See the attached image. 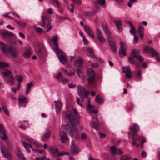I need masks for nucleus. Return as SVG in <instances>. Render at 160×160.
Wrapping results in <instances>:
<instances>
[{
  "instance_id": "obj_1",
  "label": "nucleus",
  "mask_w": 160,
  "mask_h": 160,
  "mask_svg": "<svg viewBox=\"0 0 160 160\" xmlns=\"http://www.w3.org/2000/svg\"><path fill=\"white\" fill-rule=\"evenodd\" d=\"M67 118L69 120L72 127L69 131V135L73 138L74 134H77L78 129L76 126L79 125L80 121V118L76 110L73 108L70 114L67 115Z\"/></svg>"
},
{
  "instance_id": "obj_2",
  "label": "nucleus",
  "mask_w": 160,
  "mask_h": 160,
  "mask_svg": "<svg viewBox=\"0 0 160 160\" xmlns=\"http://www.w3.org/2000/svg\"><path fill=\"white\" fill-rule=\"evenodd\" d=\"M57 40L58 36L57 35H56L53 36L52 39V42L57 48H54V50L55 51L57 56L60 62L63 64L65 65L67 63V59L65 53L59 48Z\"/></svg>"
},
{
  "instance_id": "obj_3",
  "label": "nucleus",
  "mask_w": 160,
  "mask_h": 160,
  "mask_svg": "<svg viewBox=\"0 0 160 160\" xmlns=\"http://www.w3.org/2000/svg\"><path fill=\"white\" fill-rule=\"evenodd\" d=\"M0 48L2 51L5 54L9 53L14 58L17 57L18 54V51L15 48L12 46H8L4 43L0 42Z\"/></svg>"
},
{
  "instance_id": "obj_4",
  "label": "nucleus",
  "mask_w": 160,
  "mask_h": 160,
  "mask_svg": "<svg viewBox=\"0 0 160 160\" xmlns=\"http://www.w3.org/2000/svg\"><path fill=\"white\" fill-rule=\"evenodd\" d=\"M2 77L6 82L8 84H14V78L11 72L8 69H5L2 73Z\"/></svg>"
},
{
  "instance_id": "obj_5",
  "label": "nucleus",
  "mask_w": 160,
  "mask_h": 160,
  "mask_svg": "<svg viewBox=\"0 0 160 160\" xmlns=\"http://www.w3.org/2000/svg\"><path fill=\"white\" fill-rule=\"evenodd\" d=\"M42 22L41 25L43 28L47 29L45 32H48L50 30L52 29V26L50 24V22L48 18L46 16H42Z\"/></svg>"
},
{
  "instance_id": "obj_6",
  "label": "nucleus",
  "mask_w": 160,
  "mask_h": 160,
  "mask_svg": "<svg viewBox=\"0 0 160 160\" xmlns=\"http://www.w3.org/2000/svg\"><path fill=\"white\" fill-rule=\"evenodd\" d=\"M132 144L133 146H136L138 147L140 145L138 144V142H140L142 138V136H137V134L135 133H133L132 136Z\"/></svg>"
},
{
  "instance_id": "obj_7",
  "label": "nucleus",
  "mask_w": 160,
  "mask_h": 160,
  "mask_svg": "<svg viewBox=\"0 0 160 160\" xmlns=\"http://www.w3.org/2000/svg\"><path fill=\"white\" fill-rule=\"evenodd\" d=\"M127 48L125 43L121 42L120 43L119 54L121 57H123L126 55Z\"/></svg>"
},
{
  "instance_id": "obj_8",
  "label": "nucleus",
  "mask_w": 160,
  "mask_h": 160,
  "mask_svg": "<svg viewBox=\"0 0 160 160\" xmlns=\"http://www.w3.org/2000/svg\"><path fill=\"white\" fill-rule=\"evenodd\" d=\"M87 73L89 76L88 79V82L89 84L93 83L95 78V73L94 71L91 68H89L88 70Z\"/></svg>"
},
{
  "instance_id": "obj_9",
  "label": "nucleus",
  "mask_w": 160,
  "mask_h": 160,
  "mask_svg": "<svg viewBox=\"0 0 160 160\" xmlns=\"http://www.w3.org/2000/svg\"><path fill=\"white\" fill-rule=\"evenodd\" d=\"M21 142L22 145L26 151L28 152H30V150L27 147H28L32 149V150L35 152H38L40 153V151L37 150V149H34L32 148V145L30 144H28L26 143L25 141L23 140H21Z\"/></svg>"
},
{
  "instance_id": "obj_10",
  "label": "nucleus",
  "mask_w": 160,
  "mask_h": 160,
  "mask_svg": "<svg viewBox=\"0 0 160 160\" xmlns=\"http://www.w3.org/2000/svg\"><path fill=\"white\" fill-rule=\"evenodd\" d=\"M0 136L2 139L4 141H7L8 138L6 130L1 124H0Z\"/></svg>"
},
{
  "instance_id": "obj_11",
  "label": "nucleus",
  "mask_w": 160,
  "mask_h": 160,
  "mask_svg": "<svg viewBox=\"0 0 160 160\" xmlns=\"http://www.w3.org/2000/svg\"><path fill=\"white\" fill-rule=\"evenodd\" d=\"M0 33L2 36L4 38H10L13 37V33L5 29L0 30Z\"/></svg>"
},
{
  "instance_id": "obj_12",
  "label": "nucleus",
  "mask_w": 160,
  "mask_h": 160,
  "mask_svg": "<svg viewBox=\"0 0 160 160\" xmlns=\"http://www.w3.org/2000/svg\"><path fill=\"white\" fill-rule=\"evenodd\" d=\"M143 49L144 51L147 53H151L152 56H156L157 52L151 47L148 46H145L143 47Z\"/></svg>"
},
{
  "instance_id": "obj_13",
  "label": "nucleus",
  "mask_w": 160,
  "mask_h": 160,
  "mask_svg": "<svg viewBox=\"0 0 160 160\" xmlns=\"http://www.w3.org/2000/svg\"><path fill=\"white\" fill-rule=\"evenodd\" d=\"M1 150L2 154L4 157L9 160L11 159L12 158L11 155L4 146H1Z\"/></svg>"
},
{
  "instance_id": "obj_14",
  "label": "nucleus",
  "mask_w": 160,
  "mask_h": 160,
  "mask_svg": "<svg viewBox=\"0 0 160 160\" xmlns=\"http://www.w3.org/2000/svg\"><path fill=\"white\" fill-rule=\"evenodd\" d=\"M83 50L84 53L88 56L96 58V57L93 54L94 52L92 48H83Z\"/></svg>"
},
{
  "instance_id": "obj_15",
  "label": "nucleus",
  "mask_w": 160,
  "mask_h": 160,
  "mask_svg": "<svg viewBox=\"0 0 160 160\" xmlns=\"http://www.w3.org/2000/svg\"><path fill=\"white\" fill-rule=\"evenodd\" d=\"M59 135L61 137L60 140L64 143H66V141H69V138L64 131H61L59 132Z\"/></svg>"
},
{
  "instance_id": "obj_16",
  "label": "nucleus",
  "mask_w": 160,
  "mask_h": 160,
  "mask_svg": "<svg viewBox=\"0 0 160 160\" xmlns=\"http://www.w3.org/2000/svg\"><path fill=\"white\" fill-rule=\"evenodd\" d=\"M72 143L70 146L71 151L73 154H77L80 152V149L78 146L74 144L73 141H72Z\"/></svg>"
},
{
  "instance_id": "obj_17",
  "label": "nucleus",
  "mask_w": 160,
  "mask_h": 160,
  "mask_svg": "<svg viewBox=\"0 0 160 160\" xmlns=\"http://www.w3.org/2000/svg\"><path fill=\"white\" fill-rule=\"evenodd\" d=\"M110 150L112 155L120 154L123 153V152L118 148H117L114 146L110 148Z\"/></svg>"
},
{
  "instance_id": "obj_18",
  "label": "nucleus",
  "mask_w": 160,
  "mask_h": 160,
  "mask_svg": "<svg viewBox=\"0 0 160 160\" xmlns=\"http://www.w3.org/2000/svg\"><path fill=\"white\" fill-rule=\"evenodd\" d=\"M92 120L91 122V125L96 130H97L98 129L99 125L98 119L96 116H92Z\"/></svg>"
},
{
  "instance_id": "obj_19",
  "label": "nucleus",
  "mask_w": 160,
  "mask_h": 160,
  "mask_svg": "<svg viewBox=\"0 0 160 160\" xmlns=\"http://www.w3.org/2000/svg\"><path fill=\"white\" fill-rule=\"evenodd\" d=\"M122 72L126 74V77L128 78H130L133 76L132 72L128 67L123 68Z\"/></svg>"
},
{
  "instance_id": "obj_20",
  "label": "nucleus",
  "mask_w": 160,
  "mask_h": 160,
  "mask_svg": "<svg viewBox=\"0 0 160 160\" xmlns=\"http://www.w3.org/2000/svg\"><path fill=\"white\" fill-rule=\"evenodd\" d=\"M25 138L28 142L30 143L33 144V145L36 148H38L40 147V143L39 142H37L36 141L33 140L31 138L27 136H26L25 137Z\"/></svg>"
},
{
  "instance_id": "obj_21",
  "label": "nucleus",
  "mask_w": 160,
  "mask_h": 160,
  "mask_svg": "<svg viewBox=\"0 0 160 160\" xmlns=\"http://www.w3.org/2000/svg\"><path fill=\"white\" fill-rule=\"evenodd\" d=\"M90 101H88V105L87 108V110L88 113L90 114H91L92 113L96 114L98 111L96 110H93L92 109L95 108V106L94 105H92L90 104Z\"/></svg>"
},
{
  "instance_id": "obj_22",
  "label": "nucleus",
  "mask_w": 160,
  "mask_h": 160,
  "mask_svg": "<svg viewBox=\"0 0 160 160\" xmlns=\"http://www.w3.org/2000/svg\"><path fill=\"white\" fill-rule=\"evenodd\" d=\"M84 29L87 34L92 38L94 39V36L92 29L88 25H85L84 27Z\"/></svg>"
},
{
  "instance_id": "obj_23",
  "label": "nucleus",
  "mask_w": 160,
  "mask_h": 160,
  "mask_svg": "<svg viewBox=\"0 0 160 160\" xmlns=\"http://www.w3.org/2000/svg\"><path fill=\"white\" fill-rule=\"evenodd\" d=\"M96 29L97 38L99 40L100 42L102 43L105 42V39L102 36V32L98 28H97Z\"/></svg>"
},
{
  "instance_id": "obj_24",
  "label": "nucleus",
  "mask_w": 160,
  "mask_h": 160,
  "mask_svg": "<svg viewBox=\"0 0 160 160\" xmlns=\"http://www.w3.org/2000/svg\"><path fill=\"white\" fill-rule=\"evenodd\" d=\"M32 52V50L31 48H27L25 49L24 53L22 54V56L25 58H28L30 57Z\"/></svg>"
},
{
  "instance_id": "obj_25",
  "label": "nucleus",
  "mask_w": 160,
  "mask_h": 160,
  "mask_svg": "<svg viewBox=\"0 0 160 160\" xmlns=\"http://www.w3.org/2000/svg\"><path fill=\"white\" fill-rule=\"evenodd\" d=\"M16 154L19 160H26L22 152L18 147H16L15 149Z\"/></svg>"
},
{
  "instance_id": "obj_26",
  "label": "nucleus",
  "mask_w": 160,
  "mask_h": 160,
  "mask_svg": "<svg viewBox=\"0 0 160 160\" xmlns=\"http://www.w3.org/2000/svg\"><path fill=\"white\" fill-rule=\"evenodd\" d=\"M109 41V44L110 47L112 50L113 51H115L116 50V42L115 40L112 38L108 40Z\"/></svg>"
},
{
  "instance_id": "obj_27",
  "label": "nucleus",
  "mask_w": 160,
  "mask_h": 160,
  "mask_svg": "<svg viewBox=\"0 0 160 160\" xmlns=\"http://www.w3.org/2000/svg\"><path fill=\"white\" fill-rule=\"evenodd\" d=\"M77 92L78 94L81 98L83 97V93L85 91L84 87L80 85H78L77 87Z\"/></svg>"
},
{
  "instance_id": "obj_28",
  "label": "nucleus",
  "mask_w": 160,
  "mask_h": 160,
  "mask_svg": "<svg viewBox=\"0 0 160 160\" xmlns=\"http://www.w3.org/2000/svg\"><path fill=\"white\" fill-rule=\"evenodd\" d=\"M102 28L104 33L108 36L107 37V39L108 40H109L110 39H111L112 38L109 36V35L111 34V32L107 27V25L106 24L102 26Z\"/></svg>"
},
{
  "instance_id": "obj_29",
  "label": "nucleus",
  "mask_w": 160,
  "mask_h": 160,
  "mask_svg": "<svg viewBox=\"0 0 160 160\" xmlns=\"http://www.w3.org/2000/svg\"><path fill=\"white\" fill-rule=\"evenodd\" d=\"M56 105V111L57 113L58 114L60 112L62 107V104L60 101H55Z\"/></svg>"
},
{
  "instance_id": "obj_30",
  "label": "nucleus",
  "mask_w": 160,
  "mask_h": 160,
  "mask_svg": "<svg viewBox=\"0 0 160 160\" xmlns=\"http://www.w3.org/2000/svg\"><path fill=\"white\" fill-rule=\"evenodd\" d=\"M51 134L50 130H47L43 134L42 138V139L43 141H45L47 140Z\"/></svg>"
},
{
  "instance_id": "obj_31",
  "label": "nucleus",
  "mask_w": 160,
  "mask_h": 160,
  "mask_svg": "<svg viewBox=\"0 0 160 160\" xmlns=\"http://www.w3.org/2000/svg\"><path fill=\"white\" fill-rule=\"evenodd\" d=\"M144 32V30L143 27L142 26H140L138 30V34L140 35V37L142 39L143 37V33Z\"/></svg>"
},
{
  "instance_id": "obj_32",
  "label": "nucleus",
  "mask_w": 160,
  "mask_h": 160,
  "mask_svg": "<svg viewBox=\"0 0 160 160\" xmlns=\"http://www.w3.org/2000/svg\"><path fill=\"white\" fill-rule=\"evenodd\" d=\"M83 60L81 58H79L78 59H77L74 62V65L76 67H80L82 64Z\"/></svg>"
},
{
  "instance_id": "obj_33",
  "label": "nucleus",
  "mask_w": 160,
  "mask_h": 160,
  "mask_svg": "<svg viewBox=\"0 0 160 160\" xmlns=\"http://www.w3.org/2000/svg\"><path fill=\"white\" fill-rule=\"evenodd\" d=\"M33 84L32 82L28 83L27 85V87L25 93L26 95H28L30 91L31 87L33 86Z\"/></svg>"
},
{
  "instance_id": "obj_34",
  "label": "nucleus",
  "mask_w": 160,
  "mask_h": 160,
  "mask_svg": "<svg viewBox=\"0 0 160 160\" xmlns=\"http://www.w3.org/2000/svg\"><path fill=\"white\" fill-rule=\"evenodd\" d=\"M130 130L132 132H137L139 130V127L137 124H134L133 127H130Z\"/></svg>"
},
{
  "instance_id": "obj_35",
  "label": "nucleus",
  "mask_w": 160,
  "mask_h": 160,
  "mask_svg": "<svg viewBox=\"0 0 160 160\" xmlns=\"http://www.w3.org/2000/svg\"><path fill=\"white\" fill-rule=\"evenodd\" d=\"M47 54L43 46L41 44V57L45 56Z\"/></svg>"
},
{
  "instance_id": "obj_36",
  "label": "nucleus",
  "mask_w": 160,
  "mask_h": 160,
  "mask_svg": "<svg viewBox=\"0 0 160 160\" xmlns=\"http://www.w3.org/2000/svg\"><path fill=\"white\" fill-rule=\"evenodd\" d=\"M56 7L59 8L60 7V4L57 0H49Z\"/></svg>"
},
{
  "instance_id": "obj_37",
  "label": "nucleus",
  "mask_w": 160,
  "mask_h": 160,
  "mask_svg": "<svg viewBox=\"0 0 160 160\" xmlns=\"http://www.w3.org/2000/svg\"><path fill=\"white\" fill-rule=\"evenodd\" d=\"M94 2V4L95 5L98 4L103 5L105 3V0H95Z\"/></svg>"
},
{
  "instance_id": "obj_38",
  "label": "nucleus",
  "mask_w": 160,
  "mask_h": 160,
  "mask_svg": "<svg viewBox=\"0 0 160 160\" xmlns=\"http://www.w3.org/2000/svg\"><path fill=\"white\" fill-rule=\"evenodd\" d=\"M76 72L77 74L80 78L82 79L84 78V77L83 75L82 72L80 69H78Z\"/></svg>"
},
{
  "instance_id": "obj_39",
  "label": "nucleus",
  "mask_w": 160,
  "mask_h": 160,
  "mask_svg": "<svg viewBox=\"0 0 160 160\" xmlns=\"http://www.w3.org/2000/svg\"><path fill=\"white\" fill-rule=\"evenodd\" d=\"M16 22L19 26L22 28H24L26 25V23L25 22L16 21Z\"/></svg>"
},
{
  "instance_id": "obj_40",
  "label": "nucleus",
  "mask_w": 160,
  "mask_h": 160,
  "mask_svg": "<svg viewBox=\"0 0 160 160\" xmlns=\"http://www.w3.org/2000/svg\"><path fill=\"white\" fill-rule=\"evenodd\" d=\"M139 53V50L133 49L132 50L131 53L133 57H135L137 56V54Z\"/></svg>"
},
{
  "instance_id": "obj_41",
  "label": "nucleus",
  "mask_w": 160,
  "mask_h": 160,
  "mask_svg": "<svg viewBox=\"0 0 160 160\" xmlns=\"http://www.w3.org/2000/svg\"><path fill=\"white\" fill-rule=\"evenodd\" d=\"M15 79L17 80L19 82L21 83L23 79V77L21 75H16L15 77Z\"/></svg>"
},
{
  "instance_id": "obj_42",
  "label": "nucleus",
  "mask_w": 160,
  "mask_h": 160,
  "mask_svg": "<svg viewBox=\"0 0 160 160\" xmlns=\"http://www.w3.org/2000/svg\"><path fill=\"white\" fill-rule=\"evenodd\" d=\"M119 160H130V157L128 155H122Z\"/></svg>"
},
{
  "instance_id": "obj_43",
  "label": "nucleus",
  "mask_w": 160,
  "mask_h": 160,
  "mask_svg": "<svg viewBox=\"0 0 160 160\" xmlns=\"http://www.w3.org/2000/svg\"><path fill=\"white\" fill-rule=\"evenodd\" d=\"M27 101H19L18 104L20 107H24L25 106Z\"/></svg>"
},
{
  "instance_id": "obj_44",
  "label": "nucleus",
  "mask_w": 160,
  "mask_h": 160,
  "mask_svg": "<svg viewBox=\"0 0 160 160\" xmlns=\"http://www.w3.org/2000/svg\"><path fill=\"white\" fill-rule=\"evenodd\" d=\"M8 67V64L5 62H0V68Z\"/></svg>"
},
{
  "instance_id": "obj_45",
  "label": "nucleus",
  "mask_w": 160,
  "mask_h": 160,
  "mask_svg": "<svg viewBox=\"0 0 160 160\" xmlns=\"http://www.w3.org/2000/svg\"><path fill=\"white\" fill-rule=\"evenodd\" d=\"M62 75V73L60 72H59L56 75L53 76V78L58 80L60 78Z\"/></svg>"
},
{
  "instance_id": "obj_46",
  "label": "nucleus",
  "mask_w": 160,
  "mask_h": 160,
  "mask_svg": "<svg viewBox=\"0 0 160 160\" xmlns=\"http://www.w3.org/2000/svg\"><path fill=\"white\" fill-rule=\"evenodd\" d=\"M135 28L133 26L130 27V32L131 34L132 35L136 34L135 33Z\"/></svg>"
},
{
  "instance_id": "obj_47",
  "label": "nucleus",
  "mask_w": 160,
  "mask_h": 160,
  "mask_svg": "<svg viewBox=\"0 0 160 160\" xmlns=\"http://www.w3.org/2000/svg\"><path fill=\"white\" fill-rule=\"evenodd\" d=\"M84 92V93H83V97L81 98L82 99L88 97V95L89 93V92L88 91H85Z\"/></svg>"
},
{
  "instance_id": "obj_48",
  "label": "nucleus",
  "mask_w": 160,
  "mask_h": 160,
  "mask_svg": "<svg viewBox=\"0 0 160 160\" xmlns=\"http://www.w3.org/2000/svg\"><path fill=\"white\" fill-rule=\"evenodd\" d=\"M91 66L93 68H96L98 67L99 65L98 64L97 62H93L91 64Z\"/></svg>"
},
{
  "instance_id": "obj_49",
  "label": "nucleus",
  "mask_w": 160,
  "mask_h": 160,
  "mask_svg": "<svg viewBox=\"0 0 160 160\" xmlns=\"http://www.w3.org/2000/svg\"><path fill=\"white\" fill-rule=\"evenodd\" d=\"M49 149L51 150V152L54 154L58 152V149L57 148H55L54 149H52V148H49Z\"/></svg>"
},
{
  "instance_id": "obj_50",
  "label": "nucleus",
  "mask_w": 160,
  "mask_h": 160,
  "mask_svg": "<svg viewBox=\"0 0 160 160\" xmlns=\"http://www.w3.org/2000/svg\"><path fill=\"white\" fill-rule=\"evenodd\" d=\"M59 81L61 82L63 84H64L68 82V79L66 78H62L60 79Z\"/></svg>"
},
{
  "instance_id": "obj_51",
  "label": "nucleus",
  "mask_w": 160,
  "mask_h": 160,
  "mask_svg": "<svg viewBox=\"0 0 160 160\" xmlns=\"http://www.w3.org/2000/svg\"><path fill=\"white\" fill-rule=\"evenodd\" d=\"M114 22L117 27L122 25L121 21L120 20L115 21Z\"/></svg>"
},
{
  "instance_id": "obj_52",
  "label": "nucleus",
  "mask_w": 160,
  "mask_h": 160,
  "mask_svg": "<svg viewBox=\"0 0 160 160\" xmlns=\"http://www.w3.org/2000/svg\"><path fill=\"white\" fill-rule=\"evenodd\" d=\"M4 112L8 116H9V112L7 108L5 106L2 107Z\"/></svg>"
},
{
  "instance_id": "obj_53",
  "label": "nucleus",
  "mask_w": 160,
  "mask_h": 160,
  "mask_svg": "<svg viewBox=\"0 0 160 160\" xmlns=\"http://www.w3.org/2000/svg\"><path fill=\"white\" fill-rule=\"evenodd\" d=\"M82 138L83 139H86L87 138V136L86 134L84 132H82L81 134Z\"/></svg>"
},
{
  "instance_id": "obj_54",
  "label": "nucleus",
  "mask_w": 160,
  "mask_h": 160,
  "mask_svg": "<svg viewBox=\"0 0 160 160\" xmlns=\"http://www.w3.org/2000/svg\"><path fill=\"white\" fill-rule=\"evenodd\" d=\"M64 71L65 72H67L68 74V75L69 76H72L73 75H74L75 73V70H74L73 71V72H68L66 70H64Z\"/></svg>"
},
{
  "instance_id": "obj_55",
  "label": "nucleus",
  "mask_w": 160,
  "mask_h": 160,
  "mask_svg": "<svg viewBox=\"0 0 160 160\" xmlns=\"http://www.w3.org/2000/svg\"><path fill=\"white\" fill-rule=\"evenodd\" d=\"M136 1V0H130L128 3V6L129 7H131L132 6V3Z\"/></svg>"
},
{
  "instance_id": "obj_56",
  "label": "nucleus",
  "mask_w": 160,
  "mask_h": 160,
  "mask_svg": "<svg viewBox=\"0 0 160 160\" xmlns=\"http://www.w3.org/2000/svg\"><path fill=\"white\" fill-rule=\"evenodd\" d=\"M135 58H136L138 59L140 61H143V58L141 56L138 55L136 56Z\"/></svg>"
},
{
  "instance_id": "obj_57",
  "label": "nucleus",
  "mask_w": 160,
  "mask_h": 160,
  "mask_svg": "<svg viewBox=\"0 0 160 160\" xmlns=\"http://www.w3.org/2000/svg\"><path fill=\"white\" fill-rule=\"evenodd\" d=\"M128 59L130 63L134 64V63L135 61L133 58L129 57L128 58Z\"/></svg>"
},
{
  "instance_id": "obj_58",
  "label": "nucleus",
  "mask_w": 160,
  "mask_h": 160,
  "mask_svg": "<svg viewBox=\"0 0 160 160\" xmlns=\"http://www.w3.org/2000/svg\"><path fill=\"white\" fill-rule=\"evenodd\" d=\"M106 135L105 133H103L101 132H99V137L101 138H103L105 137Z\"/></svg>"
},
{
  "instance_id": "obj_59",
  "label": "nucleus",
  "mask_w": 160,
  "mask_h": 160,
  "mask_svg": "<svg viewBox=\"0 0 160 160\" xmlns=\"http://www.w3.org/2000/svg\"><path fill=\"white\" fill-rule=\"evenodd\" d=\"M102 99L100 95L99 94H98L96 96L95 100H102Z\"/></svg>"
},
{
  "instance_id": "obj_60",
  "label": "nucleus",
  "mask_w": 160,
  "mask_h": 160,
  "mask_svg": "<svg viewBox=\"0 0 160 160\" xmlns=\"http://www.w3.org/2000/svg\"><path fill=\"white\" fill-rule=\"evenodd\" d=\"M73 2L78 4H81L82 2L81 0H72Z\"/></svg>"
},
{
  "instance_id": "obj_61",
  "label": "nucleus",
  "mask_w": 160,
  "mask_h": 160,
  "mask_svg": "<svg viewBox=\"0 0 160 160\" xmlns=\"http://www.w3.org/2000/svg\"><path fill=\"white\" fill-rule=\"evenodd\" d=\"M141 156L142 157H145L147 156V153L145 151H142L141 152Z\"/></svg>"
},
{
  "instance_id": "obj_62",
  "label": "nucleus",
  "mask_w": 160,
  "mask_h": 160,
  "mask_svg": "<svg viewBox=\"0 0 160 160\" xmlns=\"http://www.w3.org/2000/svg\"><path fill=\"white\" fill-rule=\"evenodd\" d=\"M68 87L71 88H73L76 87L75 84H72V83L68 84Z\"/></svg>"
},
{
  "instance_id": "obj_63",
  "label": "nucleus",
  "mask_w": 160,
  "mask_h": 160,
  "mask_svg": "<svg viewBox=\"0 0 160 160\" xmlns=\"http://www.w3.org/2000/svg\"><path fill=\"white\" fill-rule=\"evenodd\" d=\"M62 128H64L65 129L67 130H69L68 128L69 127V125H68V124L63 125H62Z\"/></svg>"
},
{
  "instance_id": "obj_64",
  "label": "nucleus",
  "mask_w": 160,
  "mask_h": 160,
  "mask_svg": "<svg viewBox=\"0 0 160 160\" xmlns=\"http://www.w3.org/2000/svg\"><path fill=\"white\" fill-rule=\"evenodd\" d=\"M47 12L49 14H51L53 13L52 9L51 8H49L47 10Z\"/></svg>"
}]
</instances>
